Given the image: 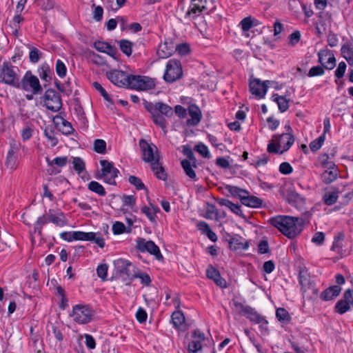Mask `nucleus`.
Wrapping results in <instances>:
<instances>
[{"mask_svg": "<svg viewBox=\"0 0 353 353\" xmlns=\"http://www.w3.org/2000/svg\"><path fill=\"white\" fill-rule=\"evenodd\" d=\"M270 223L289 239L299 235L303 230V219L285 215L271 218Z\"/></svg>", "mask_w": 353, "mask_h": 353, "instance_id": "nucleus-1", "label": "nucleus"}, {"mask_svg": "<svg viewBox=\"0 0 353 353\" xmlns=\"http://www.w3.org/2000/svg\"><path fill=\"white\" fill-rule=\"evenodd\" d=\"M139 146L143 153V161L150 163L152 170L158 179L165 181L167 179V174L159 163L157 146L152 143L150 144L143 139L139 141Z\"/></svg>", "mask_w": 353, "mask_h": 353, "instance_id": "nucleus-2", "label": "nucleus"}, {"mask_svg": "<svg viewBox=\"0 0 353 353\" xmlns=\"http://www.w3.org/2000/svg\"><path fill=\"white\" fill-rule=\"evenodd\" d=\"M285 132L281 134H274L272 139L268 145L269 153L283 154L288 151L294 142L292 129L289 123L285 127Z\"/></svg>", "mask_w": 353, "mask_h": 353, "instance_id": "nucleus-3", "label": "nucleus"}, {"mask_svg": "<svg viewBox=\"0 0 353 353\" xmlns=\"http://www.w3.org/2000/svg\"><path fill=\"white\" fill-rule=\"evenodd\" d=\"M101 168L96 175V178L103 180L110 185H115V179L119 174V170L114 166L112 162L108 160H100Z\"/></svg>", "mask_w": 353, "mask_h": 353, "instance_id": "nucleus-4", "label": "nucleus"}, {"mask_svg": "<svg viewBox=\"0 0 353 353\" xmlns=\"http://www.w3.org/2000/svg\"><path fill=\"white\" fill-rule=\"evenodd\" d=\"M17 88H21L26 92H30L32 94H39L42 91V88L37 77L33 75L30 71H27L21 80L16 84Z\"/></svg>", "mask_w": 353, "mask_h": 353, "instance_id": "nucleus-5", "label": "nucleus"}, {"mask_svg": "<svg viewBox=\"0 0 353 353\" xmlns=\"http://www.w3.org/2000/svg\"><path fill=\"white\" fill-rule=\"evenodd\" d=\"M94 310L87 305H76L72 307L70 316L79 324H86L92 320Z\"/></svg>", "mask_w": 353, "mask_h": 353, "instance_id": "nucleus-6", "label": "nucleus"}, {"mask_svg": "<svg viewBox=\"0 0 353 353\" xmlns=\"http://www.w3.org/2000/svg\"><path fill=\"white\" fill-rule=\"evenodd\" d=\"M282 193L285 200L296 208H302L305 204V199L296 192L295 185L287 183L282 189Z\"/></svg>", "mask_w": 353, "mask_h": 353, "instance_id": "nucleus-7", "label": "nucleus"}, {"mask_svg": "<svg viewBox=\"0 0 353 353\" xmlns=\"http://www.w3.org/2000/svg\"><path fill=\"white\" fill-rule=\"evenodd\" d=\"M155 87L152 79L145 76L132 75L128 77L127 88L137 90H148Z\"/></svg>", "mask_w": 353, "mask_h": 353, "instance_id": "nucleus-8", "label": "nucleus"}, {"mask_svg": "<svg viewBox=\"0 0 353 353\" xmlns=\"http://www.w3.org/2000/svg\"><path fill=\"white\" fill-rule=\"evenodd\" d=\"M183 75V70L179 61L170 59L166 65L163 79L166 82L172 83L179 79Z\"/></svg>", "mask_w": 353, "mask_h": 353, "instance_id": "nucleus-9", "label": "nucleus"}, {"mask_svg": "<svg viewBox=\"0 0 353 353\" xmlns=\"http://www.w3.org/2000/svg\"><path fill=\"white\" fill-rule=\"evenodd\" d=\"M214 1L215 0H192L185 17L190 19H194L199 16L202 12L208 10L210 6H212Z\"/></svg>", "mask_w": 353, "mask_h": 353, "instance_id": "nucleus-10", "label": "nucleus"}, {"mask_svg": "<svg viewBox=\"0 0 353 353\" xmlns=\"http://www.w3.org/2000/svg\"><path fill=\"white\" fill-rule=\"evenodd\" d=\"M43 102L46 107L53 112L59 111L62 102L60 96L53 89H48L43 96Z\"/></svg>", "mask_w": 353, "mask_h": 353, "instance_id": "nucleus-11", "label": "nucleus"}, {"mask_svg": "<svg viewBox=\"0 0 353 353\" xmlns=\"http://www.w3.org/2000/svg\"><path fill=\"white\" fill-rule=\"evenodd\" d=\"M0 81L16 88L19 81L14 67L4 63L0 70Z\"/></svg>", "mask_w": 353, "mask_h": 353, "instance_id": "nucleus-12", "label": "nucleus"}, {"mask_svg": "<svg viewBox=\"0 0 353 353\" xmlns=\"http://www.w3.org/2000/svg\"><path fill=\"white\" fill-rule=\"evenodd\" d=\"M259 25H261V23L251 16L244 18V37H252V40L248 43V44L251 46H255L256 47H259L257 43H255L254 37L256 36L255 33L256 32L259 34L260 31L258 29L254 30H250V29L252 28H256Z\"/></svg>", "mask_w": 353, "mask_h": 353, "instance_id": "nucleus-13", "label": "nucleus"}, {"mask_svg": "<svg viewBox=\"0 0 353 353\" xmlns=\"http://www.w3.org/2000/svg\"><path fill=\"white\" fill-rule=\"evenodd\" d=\"M137 248L141 252H148L155 256L156 259L160 260L163 258L159 248L152 241H146L144 239H139L137 241Z\"/></svg>", "mask_w": 353, "mask_h": 353, "instance_id": "nucleus-14", "label": "nucleus"}, {"mask_svg": "<svg viewBox=\"0 0 353 353\" xmlns=\"http://www.w3.org/2000/svg\"><path fill=\"white\" fill-rule=\"evenodd\" d=\"M244 316L251 322L259 324L263 333L265 334L268 332V321L254 309L250 307H244Z\"/></svg>", "mask_w": 353, "mask_h": 353, "instance_id": "nucleus-15", "label": "nucleus"}, {"mask_svg": "<svg viewBox=\"0 0 353 353\" xmlns=\"http://www.w3.org/2000/svg\"><path fill=\"white\" fill-rule=\"evenodd\" d=\"M129 75L125 72L117 70H111L106 73L108 79L112 83L119 87H127Z\"/></svg>", "mask_w": 353, "mask_h": 353, "instance_id": "nucleus-16", "label": "nucleus"}, {"mask_svg": "<svg viewBox=\"0 0 353 353\" xmlns=\"http://www.w3.org/2000/svg\"><path fill=\"white\" fill-rule=\"evenodd\" d=\"M250 90L257 97L263 98L266 94V81L262 82L259 79H250Z\"/></svg>", "mask_w": 353, "mask_h": 353, "instance_id": "nucleus-17", "label": "nucleus"}, {"mask_svg": "<svg viewBox=\"0 0 353 353\" xmlns=\"http://www.w3.org/2000/svg\"><path fill=\"white\" fill-rule=\"evenodd\" d=\"M53 123H54L57 128L63 134L70 135L73 134L74 128L72 124L66 121L61 115H56L53 117Z\"/></svg>", "mask_w": 353, "mask_h": 353, "instance_id": "nucleus-18", "label": "nucleus"}, {"mask_svg": "<svg viewBox=\"0 0 353 353\" xmlns=\"http://www.w3.org/2000/svg\"><path fill=\"white\" fill-rule=\"evenodd\" d=\"M222 193L233 199H239L243 204V189L232 185H225L221 188Z\"/></svg>", "mask_w": 353, "mask_h": 353, "instance_id": "nucleus-19", "label": "nucleus"}, {"mask_svg": "<svg viewBox=\"0 0 353 353\" xmlns=\"http://www.w3.org/2000/svg\"><path fill=\"white\" fill-rule=\"evenodd\" d=\"M175 50V45L170 39H166L160 44L157 50V54L161 59H166L170 57Z\"/></svg>", "mask_w": 353, "mask_h": 353, "instance_id": "nucleus-20", "label": "nucleus"}, {"mask_svg": "<svg viewBox=\"0 0 353 353\" xmlns=\"http://www.w3.org/2000/svg\"><path fill=\"white\" fill-rule=\"evenodd\" d=\"M188 114L190 118L187 120V125L195 126L200 123L202 114L200 108L196 105L192 104L189 105Z\"/></svg>", "mask_w": 353, "mask_h": 353, "instance_id": "nucleus-21", "label": "nucleus"}, {"mask_svg": "<svg viewBox=\"0 0 353 353\" xmlns=\"http://www.w3.org/2000/svg\"><path fill=\"white\" fill-rule=\"evenodd\" d=\"M94 48L101 52L106 53L114 59H117V50L115 47L104 41H95L94 43Z\"/></svg>", "mask_w": 353, "mask_h": 353, "instance_id": "nucleus-22", "label": "nucleus"}, {"mask_svg": "<svg viewBox=\"0 0 353 353\" xmlns=\"http://www.w3.org/2000/svg\"><path fill=\"white\" fill-rule=\"evenodd\" d=\"M319 61L325 68L328 70L333 69L336 64L334 55L326 51H321L319 53Z\"/></svg>", "mask_w": 353, "mask_h": 353, "instance_id": "nucleus-23", "label": "nucleus"}, {"mask_svg": "<svg viewBox=\"0 0 353 353\" xmlns=\"http://www.w3.org/2000/svg\"><path fill=\"white\" fill-rule=\"evenodd\" d=\"M19 152V146L12 144L8 152L6 164L7 167L11 170L15 169L17 167V154Z\"/></svg>", "mask_w": 353, "mask_h": 353, "instance_id": "nucleus-24", "label": "nucleus"}, {"mask_svg": "<svg viewBox=\"0 0 353 353\" xmlns=\"http://www.w3.org/2000/svg\"><path fill=\"white\" fill-rule=\"evenodd\" d=\"M207 276L214 281L220 288H226V281L221 276L219 272L212 266H210L206 271Z\"/></svg>", "mask_w": 353, "mask_h": 353, "instance_id": "nucleus-25", "label": "nucleus"}, {"mask_svg": "<svg viewBox=\"0 0 353 353\" xmlns=\"http://www.w3.org/2000/svg\"><path fill=\"white\" fill-rule=\"evenodd\" d=\"M48 216L49 223L51 222L59 227H63L67 225V221L65 216L61 211L54 213V210L50 209L48 213Z\"/></svg>", "mask_w": 353, "mask_h": 353, "instance_id": "nucleus-26", "label": "nucleus"}, {"mask_svg": "<svg viewBox=\"0 0 353 353\" xmlns=\"http://www.w3.org/2000/svg\"><path fill=\"white\" fill-rule=\"evenodd\" d=\"M217 203L221 206H225L235 214L243 216L241 204L234 203L226 199H217Z\"/></svg>", "mask_w": 353, "mask_h": 353, "instance_id": "nucleus-27", "label": "nucleus"}, {"mask_svg": "<svg viewBox=\"0 0 353 353\" xmlns=\"http://www.w3.org/2000/svg\"><path fill=\"white\" fill-rule=\"evenodd\" d=\"M263 204V200L256 196L250 194L244 190V206L249 208H260Z\"/></svg>", "mask_w": 353, "mask_h": 353, "instance_id": "nucleus-28", "label": "nucleus"}, {"mask_svg": "<svg viewBox=\"0 0 353 353\" xmlns=\"http://www.w3.org/2000/svg\"><path fill=\"white\" fill-rule=\"evenodd\" d=\"M341 291V288L339 285H333L324 290L320 297L323 301H330L338 296Z\"/></svg>", "mask_w": 353, "mask_h": 353, "instance_id": "nucleus-29", "label": "nucleus"}, {"mask_svg": "<svg viewBox=\"0 0 353 353\" xmlns=\"http://www.w3.org/2000/svg\"><path fill=\"white\" fill-rule=\"evenodd\" d=\"M341 54L349 65L353 66V41L346 43L342 46Z\"/></svg>", "mask_w": 353, "mask_h": 353, "instance_id": "nucleus-30", "label": "nucleus"}, {"mask_svg": "<svg viewBox=\"0 0 353 353\" xmlns=\"http://www.w3.org/2000/svg\"><path fill=\"white\" fill-rule=\"evenodd\" d=\"M141 211L151 222L154 223L157 219V213L160 212V209L157 206L150 204V206H143Z\"/></svg>", "mask_w": 353, "mask_h": 353, "instance_id": "nucleus-31", "label": "nucleus"}, {"mask_svg": "<svg viewBox=\"0 0 353 353\" xmlns=\"http://www.w3.org/2000/svg\"><path fill=\"white\" fill-rule=\"evenodd\" d=\"M343 234H339L334 238L333 245L332 246V250L336 252L341 256H345L347 254L346 250H343Z\"/></svg>", "mask_w": 353, "mask_h": 353, "instance_id": "nucleus-32", "label": "nucleus"}, {"mask_svg": "<svg viewBox=\"0 0 353 353\" xmlns=\"http://www.w3.org/2000/svg\"><path fill=\"white\" fill-rule=\"evenodd\" d=\"M337 176L338 170L336 167L333 168V169L324 170V172L321 174V176L322 181L327 184L331 183L335 181Z\"/></svg>", "mask_w": 353, "mask_h": 353, "instance_id": "nucleus-33", "label": "nucleus"}, {"mask_svg": "<svg viewBox=\"0 0 353 353\" xmlns=\"http://www.w3.org/2000/svg\"><path fill=\"white\" fill-rule=\"evenodd\" d=\"M114 264L121 274L129 275L130 268L132 266L130 262L123 259H119L114 261Z\"/></svg>", "mask_w": 353, "mask_h": 353, "instance_id": "nucleus-34", "label": "nucleus"}, {"mask_svg": "<svg viewBox=\"0 0 353 353\" xmlns=\"http://www.w3.org/2000/svg\"><path fill=\"white\" fill-rule=\"evenodd\" d=\"M172 323L174 327L179 330L185 323V316L181 311L174 312L171 316Z\"/></svg>", "mask_w": 353, "mask_h": 353, "instance_id": "nucleus-35", "label": "nucleus"}, {"mask_svg": "<svg viewBox=\"0 0 353 353\" xmlns=\"http://www.w3.org/2000/svg\"><path fill=\"white\" fill-rule=\"evenodd\" d=\"M48 223H49L48 214L39 216L34 225L32 232L34 234L37 233L39 235L41 236L42 228Z\"/></svg>", "mask_w": 353, "mask_h": 353, "instance_id": "nucleus-36", "label": "nucleus"}, {"mask_svg": "<svg viewBox=\"0 0 353 353\" xmlns=\"http://www.w3.org/2000/svg\"><path fill=\"white\" fill-rule=\"evenodd\" d=\"M272 97L273 101L277 103L279 109L281 112H284L288 109L289 103L285 97L279 96L277 94H273Z\"/></svg>", "mask_w": 353, "mask_h": 353, "instance_id": "nucleus-37", "label": "nucleus"}, {"mask_svg": "<svg viewBox=\"0 0 353 353\" xmlns=\"http://www.w3.org/2000/svg\"><path fill=\"white\" fill-rule=\"evenodd\" d=\"M319 162L321 166L324 169H333L336 167L334 161L330 160V157L327 154H321L319 157Z\"/></svg>", "mask_w": 353, "mask_h": 353, "instance_id": "nucleus-38", "label": "nucleus"}, {"mask_svg": "<svg viewBox=\"0 0 353 353\" xmlns=\"http://www.w3.org/2000/svg\"><path fill=\"white\" fill-rule=\"evenodd\" d=\"M157 112L167 117H170L173 115L172 108L162 102H157Z\"/></svg>", "mask_w": 353, "mask_h": 353, "instance_id": "nucleus-39", "label": "nucleus"}, {"mask_svg": "<svg viewBox=\"0 0 353 353\" xmlns=\"http://www.w3.org/2000/svg\"><path fill=\"white\" fill-rule=\"evenodd\" d=\"M153 122L159 126L165 133L167 132V123L165 119L159 112L155 113L152 116Z\"/></svg>", "mask_w": 353, "mask_h": 353, "instance_id": "nucleus-40", "label": "nucleus"}, {"mask_svg": "<svg viewBox=\"0 0 353 353\" xmlns=\"http://www.w3.org/2000/svg\"><path fill=\"white\" fill-rule=\"evenodd\" d=\"M74 241H90L94 236V232H85L82 231H74Z\"/></svg>", "mask_w": 353, "mask_h": 353, "instance_id": "nucleus-41", "label": "nucleus"}, {"mask_svg": "<svg viewBox=\"0 0 353 353\" xmlns=\"http://www.w3.org/2000/svg\"><path fill=\"white\" fill-rule=\"evenodd\" d=\"M88 189L100 196L105 195L106 192L104 188L98 182L92 181L88 185Z\"/></svg>", "mask_w": 353, "mask_h": 353, "instance_id": "nucleus-42", "label": "nucleus"}, {"mask_svg": "<svg viewBox=\"0 0 353 353\" xmlns=\"http://www.w3.org/2000/svg\"><path fill=\"white\" fill-rule=\"evenodd\" d=\"M39 76L42 80L46 82H50L51 81V70L48 64L45 63L41 66Z\"/></svg>", "mask_w": 353, "mask_h": 353, "instance_id": "nucleus-43", "label": "nucleus"}, {"mask_svg": "<svg viewBox=\"0 0 353 353\" xmlns=\"http://www.w3.org/2000/svg\"><path fill=\"white\" fill-rule=\"evenodd\" d=\"M181 165L186 174L187 176H188L192 179H196V173L194 170L192 168V166L191 165V163L189 160L184 159L181 161Z\"/></svg>", "mask_w": 353, "mask_h": 353, "instance_id": "nucleus-44", "label": "nucleus"}, {"mask_svg": "<svg viewBox=\"0 0 353 353\" xmlns=\"http://www.w3.org/2000/svg\"><path fill=\"white\" fill-rule=\"evenodd\" d=\"M276 316L281 322L288 323L290 321V315L289 312L283 307L276 309Z\"/></svg>", "mask_w": 353, "mask_h": 353, "instance_id": "nucleus-45", "label": "nucleus"}, {"mask_svg": "<svg viewBox=\"0 0 353 353\" xmlns=\"http://www.w3.org/2000/svg\"><path fill=\"white\" fill-rule=\"evenodd\" d=\"M299 283L303 289L305 290L312 285L310 276L306 271L301 270L299 271Z\"/></svg>", "mask_w": 353, "mask_h": 353, "instance_id": "nucleus-46", "label": "nucleus"}, {"mask_svg": "<svg viewBox=\"0 0 353 353\" xmlns=\"http://www.w3.org/2000/svg\"><path fill=\"white\" fill-rule=\"evenodd\" d=\"M72 163L74 170L79 174L82 172L85 168L84 161L80 157H72Z\"/></svg>", "mask_w": 353, "mask_h": 353, "instance_id": "nucleus-47", "label": "nucleus"}, {"mask_svg": "<svg viewBox=\"0 0 353 353\" xmlns=\"http://www.w3.org/2000/svg\"><path fill=\"white\" fill-rule=\"evenodd\" d=\"M219 215L215 206L212 204H208L205 217L208 219H218Z\"/></svg>", "mask_w": 353, "mask_h": 353, "instance_id": "nucleus-48", "label": "nucleus"}, {"mask_svg": "<svg viewBox=\"0 0 353 353\" xmlns=\"http://www.w3.org/2000/svg\"><path fill=\"white\" fill-rule=\"evenodd\" d=\"M55 70L57 75L63 79L66 76L67 68L65 64L60 59H58L56 62Z\"/></svg>", "mask_w": 353, "mask_h": 353, "instance_id": "nucleus-49", "label": "nucleus"}, {"mask_svg": "<svg viewBox=\"0 0 353 353\" xmlns=\"http://www.w3.org/2000/svg\"><path fill=\"white\" fill-rule=\"evenodd\" d=\"M94 150L99 154L106 153V143L103 139H96L94 141Z\"/></svg>", "mask_w": 353, "mask_h": 353, "instance_id": "nucleus-50", "label": "nucleus"}, {"mask_svg": "<svg viewBox=\"0 0 353 353\" xmlns=\"http://www.w3.org/2000/svg\"><path fill=\"white\" fill-rule=\"evenodd\" d=\"M338 199V193L336 192H327L323 195V201L327 205L334 204Z\"/></svg>", "mask_w": 353, "mask_h": 353, "instance_id": "nucleus-51", "label": "nucleus"}, {"mask_svg": "<svg viewBox=\"0 0 353 353\" xmlns=\"http://www.w3.org/2000/svg\"><path fill=\"white\" fill-rule=\"evenodd\" d=\"M350 303L345 300H341L336 305V310L338 313L342 314L350 310Z\"/></svg>", "mask_w": 353, "mask_h": 353, "instance_id": "nucleus-52", "label": "nucleus"}, {"mask_svg": "<svg viewBox=\"0 0 353 353\" xmlns=\"http://www.w3.org/2000/svg\"><path fill=\"white\" fill-rule=\"evenodd\" d=\"M44 134L50 143L51 147H54L58 143V139L54 136V132L51 128H46Z\"/></svg>", "mask_w": 353, "mask_h": 353, "instance_id": "nucleus-53", "label": "nucleus"}, {"mask_svg": "<svg viewBox=\"0 0 353 353\" xmlns=\"http://www.w3.org/2000/svg\"><path fill=\"white\" fill-rule=\"evenodd\" d=\"M119 46L121 50L127 56H130L132 54V43L130 41L125 39L121 40Z\"/></svg>", "mask_w": 353, "mask_h": 353, "instance_id": "nucleus-54", "label": "nucleus"}, {"mask_svg": "<svg viewBox=\"0 0 353 353\" xmlns=\"http://www.w3.org/2000/svg\"><path fill=\"white\" fill-rule=\"evenodd\" d=\"M325 134H322L318 139L312 141L310 143V148L311 150L313 152L319 150L321 148V147L322 146L323 142L325 141Z\"/></svg>", "mask_w": 353, "mask_h": 353, "instance_id": "nucleus-55", "label": "nucleus"}, {"mask_svg": "<svg viewBox=\"0 0 353 353\" xmlns=\"http://www.w3.org/2000/svg\"><path fill=\"white\" fill-rule=\"evenodd\" d=\"M108 265L106 263L100 264L97 268V274L103 281L106 280Z\"/></svg>", "mask_w": 353, "mask_h": 353, "instance_id": "nucleus-56", "label": "nucleus"}, {"mask_svg": "<svg viewBox=\"0 0 353 353\" xmlns=\"http://www.w3.org/2000/svg\"><path fill=\"white\" fill-rule=\"evenodd\" d=\"M46 161L49 165L55 164L59 167H63L68 162V158L66 157H58L50 161L49 158H46Z\"/></svg>", "mask_w": 353, "mask_h": 353, "instance_id": "nucleus-57", "label": "nucleus"}, {"mask_svg": "<svg viewBox=\"0 0 353 353\" xmlns=\"http://www.w3.org/2000/svg\"><path fill=\"white\" fill-rule=\"evenodd\" d=\"M201 341L193 338L192 341L189 343L188 349L190 352L196 353L201 350Z\"/></svg>", "mask_w": 353, "mask_h": 353, "instance_id": "nucleus-58", "label": "nucleus"}, {"mask_svg": "<svg viewBox=\"0 0 353 353\" xmlns=\"http://www.w3.org/2000/svg\"><path fill=\"white\" fill-rule=\"evenodd\" d=\"M195 150L199 153L202 157L205 158H210V154L208 147L203 143H199L196 145Z\"/></svg>", "mask_w": 353, "mask_h": 353, "instance_id": "nucleus-59", "label": "nucleus"}, {"mask_svg": "<svg viewBox=\"0 0 353 353\" xmlns=\"http://www.w3.org/2000/svg\"><path fill=\"white\" fill-rule=\"evenodd\" d=\"M136 319L140 323H143L146 321L148 318V314L143 307H139L136 312Z\"/></svg>", "mask_w": 353, "mask_h": 353, "instance_id": "nucleus-60", "label": "nucleus"}, {"mask_svg": "<svg viewBox=\"0 0 353 353\" xmlns=\"http://www.w3.org/2000/svg\"><path fill=\"white\" fill-rule=\"evenodd\" d=\"M128 181L132 185H134L137 190H143L145 188L141 180L135 176H130Z\"/></svg>", "mask_w": 353, "mask_h": 353, "instance_id": "nucleus-61", "label": "nucleus"}, {"mask_svg": "<svg viewBox=\"0 0 353 353\" xmlns=\"http://www.w3.org/2000/svg\"><path fill=\"white\" fill-rule=\"evenodd\" d=\"M92 85L93 87L100 92V94L102 95L105 100H106L107 101H111L109 94L99 82L95 81L93 83Z\"/></svg>", "mask_w": 353, "mask_h": 353, "instance_id": "nucleus-62", "label": "nucleus"}, {"mask_svg": "<svg viewBox=\"0 0 353 353\" xmlns=\"http://www.w3.org/2000/svg\"><path fill=\"white\" fill-rule=\"evenodd\" d=\"M94 10L92 12L93 19L97 21H100L103 19V9L100 6H95L94 5Z\"/></svg>", "mask_w": 353, "mask_h": 353, "instance_id": "nucleus-63", "label": "nucleus"}, {"mask_svg": "<svg viewBox=\"0 0 353 353\" xmlns=\"http://www.w3.org/2000/svg\"><path fill=\"white\" fill-rule=\"evenodd\" d=\"M324 74V69L321 66H314L310 68L309 70V72L307 74V76L310 77H316V76H321Z\"/></svg>", "mask_w": 353, "mask_h": 353, "instance_id": "nucleus-64", "label": "nucleus"}]
</instances>
